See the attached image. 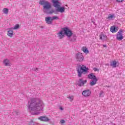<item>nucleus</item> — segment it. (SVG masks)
<instances>
[{"label": "nucleus", "mask_w": 125, "mask_h": 125, "mask_svg": "<svg viewBox=\"0 0 125 125\" xmlns=\"http://www.w3.org/2000/svg\"><path fill=\"white\" fill-rule=\"evenodd\" d=\"M63 32L64 31H63V29H62V30H61L60 32H59L57 33L58 37H59V39H63V38H64V35L65 34H64Z\"/></svg>", "instance_id": "2eb2a0df"}, {"label": "nucleus", "mask_w": 125, "mask_h": 125, "mask_svg": "<svg viewBox=\"0 0 125 125\" xmlns=\"http://www.w3.org/2000/svg\"><path fill=\"white\" fill-rule=\"evenodd\" d=\"M52 20H58L59 19V18L57 16H54L52 17Z\"/></svg>", "instance_id": "a878e982"}, {"label": "nucleus", "mask_w": 125, "mask_h": 125, "mask_svg": "<svg viewBox=\"0 0 125 125\" xmlns=\"http://www.w3.org/2000/svg\"><path fill=\"white\" fill-rule=\"evenodd\" d=\"M60 110H63V108H62V107H60Z\"/></svg>", "instance_id": "473e14b6"}, {"label": "nucleus", "mask_w": 125, "mask_h": 125, "mask_svg": "<svg viewBox=\"0 0 125 125\" xmlns=\"http://www.w3.org/2000/svg\"><path fill=\"white\" fill-rule=\"evenodd\" d=\"M50 8H51V4H50V3L48 1L45 4V5H43V11L45 12V10H48V9H50Z\"/></svg>", "instance_id": "0eeeda50"}, {"label": "nucleus", "mask_w": 125, "mask_h": 125, "mask_svg": "<svg viewBox=\"0 0 125 125\" xmlns=\"http://www.w3.org/2000/svg\"><path fill=\"white\" fill-rule=\"evenodd\" d=\"M48 1L45 0H40L39 2L40 5H44Z\"/></svg>", "instance_id": "412c9836"}, {"label": "nucleus", "mask_w": 125, "mask_h": 125, "mask_svg": "<svg viewBox=\"0 0 125 125\" xmlns=\"http://www.w3.org/2000/svg\"><path fill=\"white\" fill-rule=\"evenodd\" d=\"M88 71V68H86V66L85 65H79L77 68L78 77L79 78H81V77H82V74H83L84 75H85V74H87Z\"/></svg>", "instance_id": "7ed1b4c3"}, {"label": "nucleus", "mask_w": 125, "mask_h": 125, "mask_svg": "<svg viewBox=\"0 0 125 125\" xmlns=\"http://www.w3.org/2000/svg\"><path fill=\"white\" fill-rule=\"evenodd\" d=\"M118 31H119V27H118V26H112L110 27V32H111V33H117V32H118Z\"/></svg>", "instance_id": "f8f14e48"}, {"label": "nucleus", "mask_w": 125, "mask_h": 125, "mask_svg": "<svg viewBox=\"0 0 125 125\" xmlns=\"http://www.w3.org/2000/svg\"><path fill=\"white\" fill-rule=\"evenodd\" d=\"M104 47H107V46L106 45H103Z\"/></svg>", "instance_id": "2f4dec72"}, {"label": "nucleus", "mask_w": 125, "mask_h": 125, "mask_svg": "<svg viewBox=\"0 0 125 125\" xmlns=\"http://www.w3.org/2000/svg\"><path fill=\"white\" fill-rule=\"evenodd\" d=\"M93 70H94V71L95 72H98V71H99V69H97V68H93Z\"/></svg>", "instance_id": "c756f323"}, {"label": "nucleus", "mask_w": 125, "mask_h": 125, "mask_svg": "<svg viewBox=\"0 0 125 125\" xmlns=\"http://www.w3.org/2000/svg\"><path fill=\"white\" fill-rule=\"evenodd\" d=\"M67 98H68V99H69V101H70V102H72V101H73V100H74L73 96L68 97Z\"/></svg>", "instance_id": "393cba45"}, {"label": "nucleus", "mask_w": 125, "mask_h": 125, "mask_svg": "<svg viewBox=\"0 0 125 125\" xmlns=\"http://www.w3.org/2000/svg\"><path fill=\"white\" fill-rule=\"evenodd\" d=\"M123 30L121 29L119 32H118L117 35V39L118 41H122L124 39V36H123Z\"/></svg>", "instance_id": "423d86ee"}, {"label": "nucleus", "mask_w": 125, "mask_h": 125, "mask_svg": "<svg viewBox=\"0 0 125 125\" xmlns=\"http://www.w3.org/2000/svg\"><path fill=\"white\" fill-rule=\"evenodd\" d=\"M7 35L8 37H10V38L13 37V29L12 28L7 29Z\"/></svg>", "instance_id": "6e6552de"}, {"label": "nucleus", "mask_w": 125, "mask_h": 125, "mask_svg": "<svg viewBox=\"0 0 125 125\" xmlns=\"http://www.w3.org/2000/svg\"><path fill=\"white\" fill-rule=\"evenodd\" d=\"M82 94L84 97H88L91 94V92L89 90H84L82 92Z\"/></svg>", "instance_id": "9b49d317"}, {"label": "nucleus", "mask_w": 125, "mask_h": 125, "mask_svg": "<svg viewBox=\"0 0 125 125\" xmlns=\"http://www.w3.org/2000/svg\"><path fill=\"white\" fill-rule=\"evenodd\" d=\"M3 63L5 66H10L11 65V63L9 62V60L7 59H5L3 62Z\"/></svg>", "instance_id": "a211bd4d"}, {"label": "nucleus", "mask_w": 125, "mask_h": 125, "mask_svg": "<svg viewBox=\"0 0 125 125\" xmlns=\"http://www.w3.org/2000/svg\"><path fill=\"white\" fill-rule=\"evenodd\" d=\"M75 58L77 61L78 62H83V54L81 53H78L76 54Z\"/></svg>", "instance_id": "39448f33"}, {"label": "nucleus", "mask_w": 125, "mask_h": 125, "mask_svg": "<svg viewBox=\"0 0 125 125\" xmlns=\"http://www.w3.org/2000/svg\"><path fill=\"white\" fill-rule=\"evenodd\" d=\"M82 51L84 52V53H88V50L86 48V47H83L82 48Z\"/></svg>", "instance_id": "4be33fe9"}, {"label": "nucleus", "mask_w": 125, "mask_h": 125, "mask_svg": "<svg viewBox=\"0 0 125 125\" xmlns=\"http://www.w3.org/2000/svg\"><path fill=\"white\" fill-rule=\"evenodd\" d=\"M117 2H123L124 0H115Z\"/></svg>", "instance_id": "c85d7f7f"}, {"label": "nucleus", "mask_w": 125, "mask_h": 125, "mask_svg": "<svg viewBox=\"0 0 125 125\" xmlns=\"http://www.w3.org/2000/svg\"><path fill=\"white\" fill-rule=\"evenodd\" d=\"M19 28V24H16L14 27H12L13 30H17Z\"/></svg>", "instance_id": "b1692460"}, {"label": "nucleus", "mask_w": 125, "mask_h": 125, "mask_svg": "<svg viewBox=\"0 0 125 125\" xmlns=\"http://www.w3.org/2000/svg\"><path fill=\"white\" fill-rule=\"evenodd\" d=\"M104 93L103 91H101L100 92V97H104Z\"/></svg>", "instance_id": "bb28decb"}, {"label": "nucleus", "mask_w": 125, "mask_h": 125, "mask_svg": "<svg viewBox=\"0 0 125 125\" xmlns=\"http://www.w3.org/2000/svg\"><path fill=\"white\" fill-rule=\"evenodd\" d=\"M52 13H54V10H52L49 12V14H52Z\"/></svg>", "instance_id": "7c9ffc66"}, {"label": "nucleus", "mask_w": 125, "mask_h": 125, "mask_svg": "<svg viewBox=\"0 0 125 125\" xmlns=\"http://www.w3.org/2000/svg\"><path fill=\"white\" fill-rule=\"evenodd\" d=\"M3 12L5 14H7L8 13V9H7V8H4L3 9Z\"/></svg>", "instance_id": "5701e85b"}, {"label": "nucleus", "mask_w": 125, "mask_h": 125, "mask_svg": "<svg viewBox=\"0 0 125 125\" xmlns=\"http://www.w3.org/2000/svg\"><path fill=\"white\" fill-rule=\"evenodd\" d=\"M88 79H90L91 80H94L95 79H97L96 77L95 76V75H94L93 73H91L89 74L88 76Z\"/></svg>", "instance_id": "aec40b11"}, {"label": "nucleus", "mask_w": 125, "mask_h": 125, "mask_svg": "<svg viewBox=\"0 0 125 125\" xmlns=\"http://www.w3.org/2000/svg\"><path fill=\"white\" fill-rule=\"evenodd\" d=\"M51 1L53 3V6L56 8V12L63 13V12H65V7H61L60 2H59L58 0H51Z\"/></svg>", "instance_id": "f03ea898"}, {"label": "nucleus", "mask_w": 125, "mask_h": 125, "mask_svg": "<svg viewBox=\"0 0 125 125\" xmlns=\"http://www.w3.org/2000/svg\"><path fill=\"white\" fill-rule=\"evenodd\" d=\"M119 62L116 61H112L110 63V66H111L112 68H116L117 66H119Z\"/></svg>", "instance_id": "4468645a"}, {"label": "nucleus", "mask_w": 125, "mask_h": 125, "mask_svg": "<svg viewBox=\"0 0 125 125\" xmlns=\"http://www.w3.org/2000/svg\"><path fill=\"white\" fill-rule=\"evenodd\" d=\"M87 82V81L86 80L83 81V79H80L77 84L79 86H82L83 85H84V83H86Z\"/></svg>", "instance_id": "9d476101"}, {"label": "nucleus", "mask_w": 125, "mask_h": 125, "mask_svg": "<svg viewBox=\"0 0 125 125\" xmlns=\"http://www.w3.org/2000/svg\"><path fill=\"white\" fill-rule=\"evenodd\" d=\"M100 40L102 41L103 42H105V41H107V35L104 34L103 33H101L99 35Z\"/></svg>", "instance_id": "1a4fd4ad"}, {"label": "nucleus", "mask_w": 125, "mask_h": 125, "mask_svg": "<svg viewBox=\"0 0 125 125\" xmlns=\"http://www.w3.org/2000/svg\"><path fill=\"white\" fill-rule=\"evenodd\" d=\"M28 109L30 113L41 111L43 109V103L42 101L38 99H31V101L29 102Z\"/></svg>", "instance_id": "f257e3e1"}, {"label": "nucleus", "mask_w": 125, "mask_h": 125, "mask_svg": "<svg viewBox=\"0 0 125 125\" xmlns=\"http://www.w3.org/2000/svg\"><path fill=\"white\" fill-rule=\"evenodd\" d=\"M38 119H39L40 121H42V122H47L49 120L46 116H41L38 118Z\"/></svg>", "instance_id": "dca6fc26"}, {"label": "nucleus", "mask_w": 125, "mask_h": 125, "mask_svg": "<svg viewBox=\"0 0 125 125\" xmlns=\"http://www.w3.org/2000/svg\"><path fill=\"white\" fill-rule=\"evenodd\" d=\"M97 78H96L95 79H93L90 82V85L91 86H93V85H95L96 83H97Z\"/></svg>", "instance_id": "f3484780"}, {"label": "nucleus", "mask_w": 125, "mask_h": 125, "mask_svg": "<svg viewBox=\"0 0 125 125\" xmlns=\"http://www.w3.org/2000/svg\"><path fill=\"white\" fill-rule=\"evenodd\" d=\"M62 30L65 35H66V36H67V37L68 38H71V37H72L73 35V32H72V31H71V30L67 27L63 28Z\"/></svg>", "instance_id": "20e7f679"}, {"label": "nucleus", "mask_w": 125, "mask_h": 125, "mask_svg": "<svg viewBox=\"0 0 125 125\" xmlns=\"http://www.w3.org/2000/svg\"><path fill=\"white\" fill-rule=\"evenodd\" d=\"M60 122L62 124H65V121L63 120H61Z\"/></svg>", "instance_id": "cd10ccee"}, {"label": "nucleus", "mask_w": 125, "mask_h": 125, "mask_svg": "<svg viewBox=\"0 0 125 125\" xmlns=\"http://www.w3.org/2000/svg\"><path fill=\"white\" fill-rule=\"evenodd\" d=\"M107 19H108L109 21H112V20H114V19H115V15L109 14L107 17Z\"/></svg>", "instance_id": "6ab92c4d"}, {"label": "nucleus", "mask_w": 125, "mask_h": 125, "mask_svg": "<svg viewBox=\"0 0 125 125\" xmlns=\"http://www.w3.org/2000/svg\"><path fill=\"white\" fill-rule=\"evenodd\" d=\"M45 21H46V23L47 24H49V25H51V24H52V18L50 17H47L45 19Z\"/></svg>", "instance_id": "ddd939ff"}]
</instances>
